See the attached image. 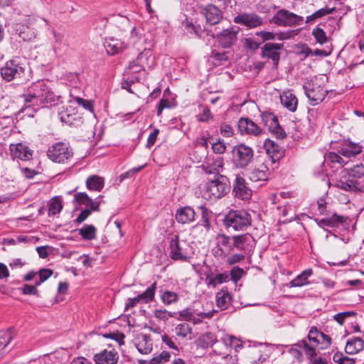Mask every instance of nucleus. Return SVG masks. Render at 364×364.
Segmentation results:
<instances>
[{"instance_id":"5","label":"nucleus","mask_w":364,"mask_h":364,"mask_svg":"<svg viewBox=\"0 0 364 364\" xmlns=\"http://www.w3.org/2000/svg\"><path fill=\"white\" fill-rule=\"evenodd\" d=\"M168 255L174 261H187L190 257L191 246L184 240H180L178 235L167 238Z\"/></svg>"},{"instance_id":"4","label":"nucleus","mask_w":364,"mask_h":364,"mask_svg":"<svg viewBox=\"0 0 364 364\" xmlns=\"http://www.w3.org/2000/svg\"><path fill=\"white\" fill-rule=\"evenodd\" d=\"M230 190V182L228 177L218 175L216 178L206 183L203 197L208 200L215 201L222 198Z\"/></svg>"},{"instance_id":"13","label":"nucleus","mask_w":364,"mask_h":364,"mask_svg":"<svg viewBox=\"0 0 364 364\" xmlns=\"http://www.w3.org/2000/svg\"><path fill=\"white\" fill-rule=\"evenodd\" d=\"M303 88L311 105H316L322 102L327 94V90H325L323 87L315 84L307 83L303 86Z\"/></svg>"},{"instance_id":"55","label":"nucleus","mask_w":364,"mask_h":364,"mask_svg":"<svg viewBox=\"0 0 364 364\" xmlns=\"http://www.w3.org/2000/svg\"><path fill=\"white\" fill-rule=\"evenodd\" d=\"M75 101L77 103L78 105L83 107L86 110H88L92 113L94 112V105L92 101L85 100L79 97H75Z\"/></svg>"},{"instance_id":"42","label":"nucleus","mask_w":364,"mask_h":364,"mask_svg":"<svg viewBox=\"0 0 364 364\" xmlns=\"http://www.w3.org/2000/svg\"><path fill=\"white\" fill-rule=\"evenodd\" d=\"M218 314V311L216 309H213L208 312H198L196 314L198 317L193 314V319L189 321H192L195 324L200 323L203 319H210Z\"/></svg>"},{"instance_id":"2","label":"nucleus","mask_w":364,"mask_h":364,"mask_svg":"<svg viewBox=\"0 0 364 364\" xmlns=\"http://www.w3.org/2000/svg\"><path fill=\"white\" fill-rule=\"evenodd\" d=\"M345 171L346 174L338 182V187L344 191L364 193V165L357 164Z\"/></svg>"},{"instance_id":"53","label":"nucleus","mask_w":364,"mask_h":364,"mask_svg":"<svg viewBox=\"0 0 364 364\" xmlns=\"http://www.w3.org/2000/svg\"><path fill=\"white\" fill-rule=\"evenodd\" d=\"M200 209L202 210V214H201V218L199 222V225L205 228L206 229H209L210 227V223L208 211L203 206H201Z\"/></svg>"},{"instance_id":"51","label":"nucleus","mask_w":364,"mask_h":364,"mask_svg":"<svg viewBox=\"0 0 364 364\" xmlns=\"http://www.w3.org/2000/svg\"><path fill=\"white\" fill-rule=\"evenodd\" d=\"M226 144L221 139H218L217 141L212 144L213 151L216 154H223L226 151Z\"/></svg>"},{"instance_id":"56","label":"nucleus","mask_w":364,"mask_h":364,"mask_svg":"<svg viewBox=\"0 0 364 364\" xmlns=\"http://www.w3.org/2000/svg\"><path fill=\"white\" fill-rule=\"evenodd\" d=\"M178 313L176 312H170L168 311L166 309H156L154 311V315L156 318L162 319V320H166L169 317H176V314Z\"/></svg>"},{"instance_id":"21","label":"nucleus","mask_w":364,"mask_h":364,"mask_svg":"<svg viewBox=\"0 0 364 364\" xmlns=\"http://www.w3.org/2000/svg\"><path fill=\"white\" fill-rule=\"evenodd\" d=\"M10 151L14 159H18L23 161H28L32 159L33 151L22 143L11 144L10 146Z\"/></svg>"},{"instance_id":"9","label":"nucleus","mask_w":364,"mask_h":364,"mask_svg":"<svg viewBox=\"0 0 364 364\" xmlns=\"http://www.w3.org/2000/svg\"><path fill=\"white\" fill-rule=\"evenodd\" d=\"M260 117L264 126L277 139H283L287 136L286 132L279 124L277 117L272 112H262Z\"/></svg>"},{"instance_id":"54","label":"nucleus","mask_w":364,"mask_h":364,"mask_svg":"<svg viewBox=\"0 0 364 364\" xmlns=\"http://www.w3.org/2000/svg\"><path fill=\"white\" fill-rule=\"evenodd\" d=\"M321 331H318L316 327L313 326L311 328L309 334L308 339L314 346H318L319 343L318 336Z\"/></svg>"},{"instance_id":"27","label":"nucleus","mask_w":364,"mask_h":364,"mask_svg":"<svg viewBox=\"0 0 364 364\" xmlns=\"http://www.w3.org/2000/svg\"><path fill=\"white\" fill-rule=\"evenodd\" d=\"M216 304L221 310H226L231 305L232 296L227 288H223L216 294Z\"/></svg>"},{"instance_id":"40","label":"nucleus","mask_w":364,"mask_h":364,"mask_svg":"<svg viewBox=\"0 0 364 364\" xmlns=\"http://www.w3.org/2000/svg\"><path fill=\"white\" fill-rule=\"evenodd\" d=\"M156 289V283L154 282L150 287H149L146 291L139 294V297L141 301L147 304L153 301L155 296Z\"/></svg>"},{"instance_id":"17","label":"nucleus","mask_w":364,"mask_h":364,"mask_svg":"<svg viewBox=\"0 0 364 364\" xmlns=\"http://www.w3.org/2000/svg\"><path fill=\"white\" fill-rule=\"evenodd\" d=\"M237 129L242 135L259 136L262 133V129L248 117L240 118Z\"/></svg>"},{"instance_id":"26","label":"nucleus","mask_w":364,"mask_h":364,"mask_svg":"<svg viewBox=\"0 0 364 364\" xmlns=\"http://www.w3.org/2000/svg\"><path fill=\"white\" fill-rule=\"evenodd\" d=\"M362 151V146L358 144L347 141L342 144L338 152L345 157L350 158L355 156Z\"/></svg>"},{"instance_id":"50","label":"nucleus","mask_w":364,"mask_h":364,"mask_svg":"<svg viewBox=\"0 0 364 364\" xmlns=\"http://www.w3.org/2000/svg\"><path fill=\"white\" fill-rule=\"evenodd\" d=\"M103 336L107 338L114 340L119 346L124 344V339L125 338V335L118 331L109 333H105Z\"/></svg>"},{"instance_id":"41","label":"nucleus","mask_w":364,"mask_h":364,"mask_svg":"<svg viewBox=\"0 0 364 364\" xmlns=\"http://www.w3.org/2000/svg\"><path fill=\"white\" fill-rule=\"evenodd\" d=\"M97 230L92 225H85L79 230V234L86 240H92L96 237Z\"/></svg>"},{"instance_id":"32","label":"nucleus","mask_w":364,"mask_h":364,"mask_svg":"<svg viewBox=\"0 0 364 364\" xmlns=\"http://www.w3.org/2000/svg\"><path fill=\"white\" fill-rule=\"evenodd\" d=\"M229 280V273L224 272L223 273H218L214 274L213 273L206 275V281L209 286L215 287L218 284H221L227 282Z\"/></svg>"},{"instance_id":"58","label":"nucleus","mask_w":364,"mask_h":364,"mask_svg":"<svg viewBox=\"0 0 364 364\" xmlns=\"http://www.w3.org/2000/svg\"><path fill=\"white\" fill-rule=\"evenodd\" d=\"M176 105L168 99H161L157 107V115L159 116L161 114L162 111L166 108H171L175 107Z\"/></svg>"},{"instance_id":"12","label":"nucleus","mask_w":364,"mask_h":364,"mask_svg":"<svg viewBox=\"0 0 364 364\" xmlns=\"http://www.w3.org/2000/svg\"><path fill=\"white\" fill-rule=\"evenodd\" d=\"M238 33V27H230L215 33L213 37L218 39V43L223 48H229L237 42Z\"/></svg>"},{"instance_id":"57","label":"nucleus","mask_w":364,"mask_h":364,"mask_svg":"<svg viewBox=\"0 0 364 364\" xmlns=\"http://www.w3.org/2000/svg\"><path fill=\"white\" fill-rule=\"evenodd\" d=\"M220 133L223 137L229 138L234 135V129L230 124L223 123L220 127Z\"/></svg>"},{"instance_id":"29","label":"nucleus","mask_w":364,"mask_h":364,"mask_svg":"<svg viewBox=\"0 0 364 364\" xmlns=\"http://www.w3.org/2000/svg\"><path fill=\"white\" fill-rule=\"evenodd\" d=\"M282 105L290 112H295L297 108L298 100L296 97L290 92H284L280 96Z\"/></svg>"},{"instance_id":"23","label":"nucleus","mask_w":364,"mask_h":364,"mask_svg":"<svg viewBox=\"0 0 364 364\" xmlns=\"http://www.w3.org/2000/svg\"><path fill=\"white\" fill-rule=\"evenodd\" d=\"M134 344L138 351L141 354H149L153 348L151 336L146 334H138L134 338Z\"/></svg>"},{"instance_id":"34","label":"nucleus","mask_w":364,"mask_h":364,"mask_svg":"<svg viewBox=\"0 0 364 364\" xmlns=\"http://www.w3.org/2000/svg\"><path fill=\"white\" fill-rule=\"evenodd\" d=\"M272 346L266 345L264 349H259L258 351H255L252 358V364H262L269 356Z\"/></svg>"},{"instance_id":"35","label":"nucleus","mask_w":364,"mask_h":364,"mask_svg":"<svg viewBox=\"0 0 364 364\" xmlns=\"http://www.w3.org/2000/svg\"><path fill=\"white\" fill-rule=\"evenodd\" d=\"M74 203L78 205H84L86 208H91L92 205H99L97 201L92 200L85 193H77L74 195Z\"/></svg>"},{"instance_id":"8","label":"nucleus","mask_w":364,"mask_h":364,"mask_svg":"<svg viewBox=\"0 0 364 364\" xmlns=\"http://www.w3.org/2000/svg\"><path fill=\"white\" fill-rule=\"evenodd\" d=\"M271 21L279 26L294 27L302 25L304 17L282 9L276 12Z\"/></svg>"},{"instance_id":"7","label":"nucleus","mask_w":364,"mask_h":364,"mask_svg":"<svg viewBox=\"0 0 364 364\" xmlns=\"http://www.w3.org/2000/svg\"><path fill=\"white\" fill-rule=\"evenodd\" d=\"M47 155L53 162L65 164L73 157V151L65 143L57 142L48 148Z\"/></svg>"},{"instance_id":"63","label":"nucleus","mask_w":364,"mask_h":364,"mask_svg":"<svg viewBox=\"0 0 364 364\" xmlns=\"http://www.w3.org/2000/svg\"><path fill=\"white\" fill-rule=\"evenodd\" d=\"M298 346L304 348L305 353L308 357L313 358L316 355L315 350L309 346L306 341L302 340L298 343Z\"/></svg>"},{"instance_id":"15","label":"nucleus","mask_w":364,"mask_h":364,"mask_svg":"<svg viewBox=\"0 0 364 364\" xmlns=\"http://www.w3.org/2000/svg\"><path fill=\"white\" fill-rule=\"evenodd\" d=\"M234 22L249 28H255L262 25L263 19L255 13H242L234 18Z\"/></svg>"},{"instance_id":"10","label":"nucleus","mask_w":364,"mask_h":364,"mask_svg":"<svg viewBox=\"0 0 364 364\" xmlns=\"http://www.w3.org/2000/svg\"><path fill=\"white\" fill-rule=\"evenodd\" d=\"M284 48L283 43H266L261 48L260 56L262 58L269 60H271L274 68H277L280 60V51Z\"/></svg>"},{"instance_id":"6","label":"nucleus","mask_w":364,"mask_h":364,"mask_svg":"<svg viewBox=\"0 0 364 364\" xmlns=\"http://www.w3.org/2000/svg\"><path fill=\"white\" fill-rule=\"evenodd\" d=\"M254 151L244 144H240L233 146L232 149V163L237 168H245L249 166L253 160Z\"/></svg>"},{"instance_id":"25","label":"nucleus","mask_w":364,"mask_h":364,"mask_svg":"<svg viewBox=\"0 0 364 364\" xmlns=\"http://www.w3.org/2000/svg\"><path fill=\"white\" fill-rule=\"evenodd\" d=\"M104 46L107 53L113 55L123 50L127 45L119 39L109 38L105 41Z\"/></svg>"},{"instance_id":"14","label":"nucleus","mask_w":364,"mask_h":364,"mask_svg":"<svg viewBox=\"0 0 364 364\" xmlns=\"http://www.w3.org/2000/svg\"><path fill=\"white\" fill-rule=\"evenodd\" d=\"M256 241L249 233L233 236V245L237 250L245 254L252 252L255 247Z\"/></svg>"},{"instance_id":"45","label":"nucleus","mask_w":364,"mask_h":364,"mask_svg":"<svg viewBox=\"0 0 364 364\" xmlns=\"http://www.w3.org/2000/svg\"><path fill=\"white\" fill-rule=\"evenodd\" d=\"M347 219L348 218L336 213L333 214V215L329 218H326L329 228H338L340 225L346 223Z\"/></svg>"},{"instance_id":"48","label":"nucleus","mask_w":364,"mask_h":364,"mask_svg":"<svg viewBox=\"0 0 364 364\" xmlns=\"http://www.w3.org/2000/svg\"><path fill=\"white\" fill-rule=\"evenodd\" d=\"M333 360L336 364H355V360L344 355L341 353H336L333 356Z\"/></svg>"},{"instance_id":"39","label":"nucleus","mask_w":364,"mask_h":364,"mask_svg":"<svg viewBox=\"0 0 364 364\" xmlns=\"http://www.w3.org/2000/svg\"><path fill=\"white\" fill-rule=\"evenodd\" d=\"M17 31H18V36L23 41H31L36 36L35 29L29 26H22L19 29H17Z\"/></svg>"},{"instance_id":"19","label":"nucleus","mask_w":364,"mask_h":364,"mask_svg":"<svg viewBox=\"0 0 364 364\" xmlns=\"http://www.w3.org/2000/svg\"><path fill=\"white\" fill-rule=\"evenodd\" d=\"M264 148L266 150L269 158V164H275L284 156V150L273 140L267 139L264 143Z\"/></svg>"},{"instance_id":"3","label":"nucleus","mask_w":364,"mask_h":364,"mask_svg":"<svg viewBox=\"0 0 364 364\" xmlns=\"http://www.w3.org/2000/svg\"><path fill=\"white\" fill-rule=\"evenodd\" d=\"M223 222L228 231H244L251 225L252 218L245 210H231L225 215Z\"/></svg>"},{"instance_id":"59","label":"nucleus","mask_w":364,"mask_h":364,"mask_svg":"<svg viewBox=\"0 0 364 364\" xmlns=\"http://www.w3.org/2000/svg\"><path fill=\"white\" fill-rule=\"evenodd\" d=\"M356 313L354 311L341 312L334 316V319L341 325L343 324L345 319L350 316H355Z\"/></svg>"},{"instance_id":"31","label":"nucleus","mask_w":364,"mask_h":364,"mask_svg":"<svg viewBox=\"0 0 364 364\" xmlns=\"http://www.w3.org/2000/svg\"><path fill=\"white\" fill-rule=\"evenodd\" d=\"M364 348V341L360 338L355 337L347 341L345 351L348 354H355Z\"/></svg>"},{"instance_id":"20","label":"nucleus","mask_w":364,"mask_h":364,"mask_svg":"<svg viewBox=\"0 0 364 364\" xmlns=\"http://www.w3.org/2000/svg\"><path fill=\"white\" fill-rule=\"evenodd\" d=\"M235 196L242 200H247L252 196V190L247 186L244 178L237 175L233 183Z\"/></svg>"},{"instance_id":"1","label":"nucleus","mask_w":364,"mask_h":364,"mask_svg":"<svg viewBox=\"0 0 364 364\" xmlns=\"http://www.w3.org/2000/svg\"><path fill=\"white\" fill-rule=\"evenodd\" d=\"M20 97L23 99L26 107L54 103L60 98L52 92L47 82L42 80L31 83Z\"/></svg>"},{"instance_id":"11","label":"nucleus","mask_w":364,"mask_h":364,"mask_svg":"<svg viewBox=\"0 0 364 364\" xmlns=\"http://www.w3.org/2000/svg\"><path fill=\"white\" fill-rule=\"evenodd\" d=\"M25 69L16 60L7 61L0 69L1 76L7 82L21 77Z\"/></svg>"},{"instance_id":"64","label":"nucleus","mask_w":364,"mask_h":364,"mask_svg":"<svg viewBox=\"0 0 364 364\" xmlns=\"http://www.w3.org/2000/svg\"><path fill=\"white\" fill-rule=\"evenodd\" d=\"M210 57L218 61L219 65L228 60L226 53H219L216 50L212 51Z\"/></svg>"},{"instance_id":"52","label":"nucleus","mask_w":364,"mask_h":364,"mask_svg":"<svg viewBox=\"0 0 364 364\" xmlns=\"http://www.w3.org/2000/svg\"><path fill=\"white\" fill-rule=\"evenodd\" d=\"M245 274V271L237 267H233L232 269L230 270L229 273V277H231V279L235 282L237 283L242 277V275Z\"/></svg>"},{"instance_id":"37","label":"nucleus","mask_w":364,"mask_h":364,"mask_svg":"<svg viewBox=\"0 0 364 364\" xmlns=\"http://www.w3.org/2000/svg\"><path fill=\"white\" fill-rule=\"evenodd\" d=\"M221 341L227 348H234L236 351L243 346L242 342L239 338L232 336H225L221 338Z\"/></svg>"},{"instance_id":"61","label":"nucleus","mask_w":364,"mask_h":364,"mask_svg":"<svg viewBox=\"0 0 364 364\" xmlns=\"http://www.w3.org/2000/svg\"><path fill=\"white\" fill-rule=\"evenodd\" d=\"M21 292L25 295H35L38 296V291L36 286L25 284L21 288Z\"/></svg>"},{"instance_id":"49","label":"nucleus","mask_w":364,"mask_h":364,"mask_svg":"<svg viewBox=\"0 0 364 364\" xmlns=\"http://www.w3.org/2000/svg\"><path fill=\"white\" fill-rule=\"evenodd\" d=\"M63 209V204L58 197L54 198L53 201L49 204L48 214L55 215L59 213Z\"/></svg>"},{"instance_id":"22","label":"nucleus","mask_w":364,"mask_h":364,"mask_svg":"<svg viewBox=\"0 0 364 364\" xmlns=\"http://www.w3.org/2000/svg\"><path fill=\"white\" fill-rule=\"evenodd\" d=\"M118 359V353L114 349H105L94 355L95 364H116Z\"/></svg>"},{"instance_id":"62","label":"nucleus","mask_w":364,"mask_h":364,"mask_svg":"<svg viewBox=\"0 0 364 364\" xmlns=\"http://www.w3.org/2000/svg\"><path fill=\"white\" fill-rule=\"evenodd\" d=\"M202 168L204 172L208 174H218L220 168H222V164L218 166L213 164L203 165Z\"/></svg>"},{"instance_id":"33","label":"nucleus","mask_w":364,"mask_h":364,"mask_svg":"<svg viewBox=\"0 0 364 364\" xmlns=\"http://www.w3.org/2000/svg\"><path fill=\"white\" fill-rule=\"evenodd\" d=\"M218 244L220 246V250L225 255L229 254L235 248L233 237H230L225 234H221L218 236Z\"/></svg>"},{"instance_id":"36","label":"nucleus","mask_w":364,"mask_h":364,"mask_svg":"<svg viewBox=\"0 0 364 364\" xmlns=\"http://www.w3.org/2000/svg\"><path fill=\"white\" fill-rule=\"evenodd\" d=\"M104 185V179L96 175L89 176L86 181V186L89 190L100 191Z\"/></svg>"},{"instance_id":"30","label":"nucleus","mask_w":364,"mask_h":364,"mask_svg":"<svg viewBox=\"0 0 364 364\" xmlns=\"http://www.w3.org/2000/svg\"><path fill=\"white\" fill-rule=\"evenodd\" d=\"M312 274L313 271L311 269H305L296 278L287 284V286L289 287H301L308 284V279L312 275Z\"/></svg>"},{"instance_id":"24","label":"nucleus","mask_w":364,"mask_h":364,"mask_svg":"<svg viewBox=\"0 0 364 364\" xmlns=\"http://www.w3.org/2000/svg\"><path fill=\"white\" fill-rule=\"evenodd\" d=\"M196 212L190 206H184L178 208L176 213V220L181 224H189L196 219Z\"/></svg>"},{"instance_id":"44","label":"nucleus","mask_w":364,"mask_h":364,"mask_svg":"<svg viewBox=\"0 0 364 364\" xmlns=\"http://www.w3.org/2000/svg\"><path fill=\"white\" fill-rule=\"evenodd\" d=\"M98 210H99V205H92L91 208H85L80 212V213L79 214L77 218L74 220V223L79 225V224L82 223V222H84L89 217V215L92 213V212L98 211Z\"/></svg>"},{"instance_id":"28","label":"nucleus","mask_w":364,"mask_h":364,"mask_svg":"<svg viewBox=\"0 0 364 364\" xmlns=\"http://www.w3.org/2000/svg\"><path fill=\"white\" fill-rule=\"evenodd\" d=\"M159 293L162 303L166 306L176 304L179 300L178 293L167 289L164 286L159 287Z\"/></svg>"},{"instance_id":"46","label":"nucleus","mask_w":364,"mask_h":364,"mask_svg":"<svg viewBox=\"0 0 364 364\" xmlns=\"http://www.w3.org/2000/svg\"><path fill=\"white\" fill-rule=\"evenodd\" d=\"M312 36L314 37L316 43L321 45H323L328 41L325 31L318 26H316L312 30Z\"/></svg>"},{"instance_id":"60","label":"nucleus","mask_w":364,"mask_h":364,"mask_svg":"<svg viewBox=\"0 0 364 364\" xmlns=\"http://www.w3.org/2000/svg\"><path fill=\"white\" fill-rule=\"evenodd\" d=\"M318 345H321L320 348L321 349L326 348L331 345V338L329 336L324 334L323 332H321V333L318 336Z\"/></svg>"},{"instance_id":"47","label":"nucleus","mask_w":364,"mask_h":364,"mask_svg":"<svg viewBox=\"0 0 364 364\" xmlns=\"http://www.w3.org/2000/svg\"><path fill=\"white\" fill-rule=\"evenodd\" d=\"M200 342L202 347L208 348L209 346H213V344L217 342V338L214 333L208 332L203 335L200 339Z\"/></svg>"},{"instance_id":"43","label":"nucleus","mask_w":364,"mask_h":364,"mask_svg":"<svg viewBox=\"0 0 364 364\" xmlns=\"http://www.w3.org/2000/svg\"><path fill=\"white\" fill-rule=\"evenodd\" d=\"M189 324L183 323L176 326L175 328V333L179 338H186L188 336H191L192 333Z\"/></svg>"},{"instance_id":"38","label":"nucleus","mask_w":364,"mask_h":364,"mask_svg":"<svg viewBox=\"0 0 364 364\" xmlns=\"http://www.w3.org/2000/svg\"><path fill=\"white\" fill-rule=\"evenodd\" d=\"M334 8H322L310 16H306V23L314 22L316 19L322 18L326 15L331 14L334 11Z\"/></svg>"},{"instance_id":"16","label":"nucleus","mask_w":364,"mask_h":364,"mask_svg":"<svg viewBox=\"0 0 364 364\" xmlns=\"http://www.w3.org/2000/svg\"><path fill=\"white\" fill-rule=\"evenodd\" d=\"M271 176L269 168V160L264 161L261 164L256 166L248 173V177L253 182L266 181Z\"/></svg>"},{"instance_id":"18","label":"nucleus","mask_w":364,"mask_h":364,"mask_svg":"<svg viewBox=\"0 0 364 364\" xmlns=\"http://www.w3.org/2000/svg\"><path fill=\"white\" fill-rule=\"evenodd\" d=\"M200 13L205 18L206 23L210 26L219 23L223 18L222 11L212 4L203 7Z\"/></svg>"}]
</instances>
